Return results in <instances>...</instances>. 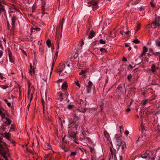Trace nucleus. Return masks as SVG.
I'll return each mask as SVG.
<instances>
[{"instance_id":"obj_1","label":"nucleus","mask_w":160,"mask_h":160,"mask_svg":"<svg viewBox=\"0 0 160 160\" xmlns=\"http://www.w3.org/2000/svg\"><path fill=\"white\" fill-rule=\"evenodd\" d=\"M89 0H87V3L88 6L90 7L93 6L92 10L94 11L96 10L98 8L97 4L98 3L99 1L98 0H92L89 1Z\"/></svg>"},{"instance_id":"obj_27","label":"nucleus","mask_w":160,"mask_h":160,"mask_svg":"<svg viewBox=\"0 0 160 160\" xmlns=\"http://www.w3.org/2000/svg\"><path fill=\"white\" fill-rule=\"evenodd\" d=\"M47 116H46L45 115V118L47 119L48 121H49L50 120V118H49V116H50V114L49 113H48V112H47Z\"/></svg>"},{"instance_id":"obj_44","label":"nucleus","mask_w":160,"mask_h":160,"mask_svg":"<svg viewBox=\"0 0 160 160\" xmlns=\"http://www.w3.org/2000/svg\"><path fill=\"white\" fill-rule=\"evenodd\" d=\"M85 73V71L82 70L81 72L79 73V75H81L82 74H84Z\"/></svg>"},{"instance_id":"obj_40","label":"nucleus","mask_w":160,"mask_h":160,"mask_svg":"<svg viewBox=\"0 0 160 160\" xmlns=\"http://www.w3.org/2000/svg\"><path fill=\"white\" fill-rule=\"evenodd\" d=\"M1 87L3 89H6V88H8V86L7 85H2Z\"/></svg>"},{"instance_id":"obj_3","label":"nucleus","mask_w":160,"mask_h":160,"mask_svg":"<svg viewBox=\"0 0 160 160\" xmlns=\"http://www.w3.org/2000/svg\"><path fill=\"white\" fill-rule=\"evenodd\" d=\"M77 105L82 109V111L83 112L86 111V104L83 101H78L77 103Z\"/></svg>"},{"instance_id":"obj_25","label":"nucleus","mask_w":160,"mask_h":160,"mask_svg":"<svg viewBox=\"0 0 160 160\" xmlns=\"http://www.w3.org/2000/svg\"><path fill=\"white\" fill-rule=\"evenodd\" d=\"M148 51L147 48L145 46H144L143 48V54H145Z\"/></svg>"},{"instance_id":"obj_9","label":"nucleus","mask_w":160,"mask_h":160,"mask_svg":"<svg viewBox=\"0 0 160 160\" xmlns=\"http://www.w3.org/2000/svg\"><path fill=\"white\" fill-rule=\"evenodd\" d=\"M80 119V117L78 115L75 114L74 116V119L72 122H78V121Z\"/></svg>"},{"instance_id":"obj_38","label":"nucleus","mask_w":160,"mask_h":160,"mask_svg":"<svg viewBox=\"0 0 160 160\" xmlns=\"http://www.w3.org/2000/svg\"><path fill=\"white\" fill-rule=\"evenodd\" d=\"M100 43L101 44H104L105 43V41L101 39L99 40Z\"/></svg>"},{"instance_id":"obj_39","label":"nucleus","mask_w":160,"mask_h":160,"mask_svg":"<svg viewBox=\"0 0 160 160\" xmlns=\"http://www.w3.org/2000/svg\"><path fill=\"white\" fill-rule=\"evenodd\" d=\"M78 57V54L77 53H75L73 57H72L71 58L72 59L74 60V58H75Z\"/></svg>"},{"instance_id":"obj_57","label":"nucleus","mask_w":160,"mask_h":160,"mask_svg":"<svg viewBox=\"0 0 160 160\" xmlns=\"http://www.w3.org/2000/svg\"><path fill=\"white\" fill-rule=\"evenodd\" d=\"M32 72H34V68H33L31 69H30L29 70V72L30 73H31Z\"/></svg>"},{"instance_id":"obj_16","label":"nucleus","mask_w":160,"mask_h":160,"mask_svg":"<svg viewBox=\"0 0 160 160\" xmlns=\"http://www.w3.org/2000/svg\"><path fill=\"white\" fill-rule=\"evenodd\" d=\"M110 150L112 156H113L114 157V158L116 160H117L116 158V153H114L113 152L112 149L111 148H110Z\"/></svg>"},{"instance_id":"obj_45","label":"nucleus","mask_w":160,"mask_h":160,"mask_svg":"<svg viewBox=\"0 0 160 160\" xmlns=\"http://www.w3.org/2000/svg\"><path fill=\"white\" fill-rule=\"evenodd\" d=\"M75 83H76V85H77L78 87L79 88H80L81 85H80L78 81H77V82L75 81Z\"/></svg>"},{"instance_id":"obj_24","label":"nucleus","mask_w":160,"mask_h":160,"mask_svg":"<svg viewBox=\"0 0 160 160\" xmlns=\"http://www.w3.org/2000/svg\"><path fill=\"white\" fill-rule=\"evenodd\" d=\"M32 98H33V95L32 94H31V97L30 98V101H29V103L28 105V106H27V107H28V109H29V107L30 106V103L32 100Z\"/></svg>"},{"instance_id":"obj_59","label":"nucleus","mask_w":160,"mask_h":160,"mask_svg":"<svg viewBox=\"0 0 160 160\" xmlns=\"http://www.w3.org/2000/svg\"><path fill=\"white\" fill-rule=\"evenodd\" d=\"M3 54V52L2 51H0V58L1 57Z\"/></svg>"},{"instance_id":"obj_52","label":"nucleus","mask_w":160,"mask_h":160,"mask_svg":"<svg viewBox=\"0 0 160 160\" xmlns=\"http://www.w3.org/2000/svg\"><path fill=\"white\" fill-rule=\"evenodd\" d=\"M76 154V153L75 152H71L70 155L71 156H74Z\"/></svg>"},{"instance_id":"obj_36","label":"nucleus","mask_w":160,"mask_h":160,"mask_svg":"<svg viewBox=\"0 0 160 160\" xmlns=\"http://www.w3.org/2000/svg\"><path fill=\"white\" fill-rule=\"evenodd\" d=\"M92 85V82L90 81H89L88 83V85L87 86L89 87H91Z\"/></svg>"},{"instance_id":"obj_54","label":"nucleus","mask_w":160,"mask_h":160,"mask_svg":"<svg viewBox=\"0 0 160 160\" xmlns=\"http://www.w3.org/2000/svg\"><path fill=\"white\" fill-rule=\"evenodd\" d=\"M120 132H121L123 130V127L122 126H120Z\"/></svg>"},{"instance_id":"obj_55","label":"nucleus","mask_w":160,"mask_h":160,"mask_svg":"<svg viewBox=\"0 0 160 160\" xmlns=\"http://www.w3.org/2000/svg\"><path fill=\"white\" fill-rule=\"evenodd\" d=\"M153 0H151V2H150V3L151 4V6L152 7H154L155 6V5L153 4L152 2Z\"/></svg>"},{"instance_id":"obj_10","label":"nucleus","mask_w":160,"mask_h":160,"mask_svg":"<svg viewBox=\"0 0 160 160\" xmlns=\"http://www.w3.org/2000/svg\"><path fill=\"white\" fill-rule=\"evenodd\" d=\"M5 9L4 8V6L2 4L1 2L0 1V15L2 12H4Z\"/></svg>"},{"instance_id":"obj_18","label":"nucleus","mask_w":160,"mask_h":160,"mask_svg":"<svg viewBox=\"0 0 160 160\" xmlns=\"http://www.w3.org/2000/svg\"><path fill=\"white\" fill-rule=\"evenodd\" d=\"M2 100L5 102L7 104V105L8 107H11V103L9 102L8 101L7 99H2Z\"/></svg>"},{"instance_id":"obj_7","label":"nucleus","mask_w":160,"mask_h":160,"mask_svg":"<svg viewBox=\"0 0 160 160\" xmlns=\"http://www.w3.org/2000/svg\"><path fill=\"white\" fill-rule=\"evenodd\" d=\"M149 25L151 26V28H156L157 27H159L160 24L159 23L155 21V22L149 24Z\"/></svg>"},{"instance_id":"obj_60","label":"nucleus","mask_w":160,"mask_h":160,"mask_svg":"<svg viewBox=\"0 0 160 160\" xmlns=\"http://www.w3.org/2000/svg\"><path fill=\"white\" fill-rule=\"evenodd\" d=\"M0 78H1L2 79H3L4 78V77L2 76V74L0 72Z\"/></svg>"},{"instance_id":"obj_17","label":"nucleus","mask_w":160,"mask_h":160,"mask_svg":"<svg viewBox=\"0 0 160 160\" xmlns=\"http://www.w3.org/2000/svg\"><path fill=\"white\" fill-rule=\"evenodd\" d=\"M104 135L105 136V137L108 139L109 140V138H110V136L109 135L108 133L106 131H105L104 132Z\"/></svg>"},{"instance_id":"obj_21","label":"nucleus","mask_w":160,"mask_h":160,"mask_svg":"<svg viewBox=\"0 0 160 160\" xmlns=\"http://www.w3.org/2000/svg\"><path fill=\"white\" fill-rule=\"evenodd\" d=\"M90 87L87 86V92L88 93H90L91 91V89Z\"/></svg>"},{"instance_id":"obj_58","label":"nucleus","mask_w":160,"mask_h":160,"mask_svg":"<svg viewBox=\"0 0 160 160\" xmlns=\"http://www.w3.org/2000/svg\"><path fill=\"white\" fill-rule=\"evenodd\" d=\"M100 50L101 52H102L103 51H105L106 50L104 48H101Z\"/></svg>"},{"instance_id":"obj_41","label":"nucleus","mask_w":160,"mask_h":160,"mask_svg":"<svg viewBox=\"0 0 160 160\" xmlns=\"http://www.w3.org/2000/svg\"><path fill=\"white\" fill-rule=\"evenodd\" d=\"M2 142L1 140V138H0V148H1V149H0L1 150H2V148H3V147L1 144V143Z\"/></svg>"},{"instance_id":"obj_63","label":"nucleus","mask_w":160,"mask_h":160,"mask_svg":"<svg viewBox=\"0 0 160 160\" xmlns=\"http://www.w3.org/2000/svg\"><path fill=\"white\" fill-rule=\"evenodd\" d=\"M85 139H86L88 141H89L90 140V138L88 137H86L84 138Z\"/></svg>"},{"instance_id":"obj_62","label":"nucleus","mask_w":160,"mask_h":160,"mask_svg":"<svg viewBox=\"0 0 160 160\" xmlns=\"http://www.w3.org/2000/svg\"><path fill=\"white\" fill-rule=\"evenodd\" d=\"M122 60L123 61H127V59L125 57L123 58Z\"/></svg>"},{"instance_id":"obj_23","label":"nucleus","mask_w":160,"mask_h":160,"mask_svg":"<svg viewBox=\"0 0 160 160\" xmlns=\"http://www.w3.org/2000/svg\"><path fill=\"white\" fill-rule=\"evenodd\" d=\"M58 51H57V52H56V53H55V55L54 56V57L53 60V61H54V62H55V61L57 59V58L58 56Z\"/></svg>"},{"instance_id":"obj_31","label":"nucleus","mask_w":160,"mask_h":160,"mask_svg":"<svg viewBox=\"0 0 160 160\" xmlns=\"http://www.w3.org/2000/svg\"><path fill=\"white\" fill-rule=\"evenodd\" d=\"M132 42L135 44H138L140 42L138 39H134L133 41Z\"/></svg>"},{"instance_id":"obj_49","label":"nucleus","mask_w":160,"mask_h":160,"mask_svg":"<svg viewBox=\"0 0 160 160\" xmlns=\"http://www.w3.org/2000/svg\"><path fill=\"white\" fill-rule=\"evenodd\" d=\"M42 105H43V108H45L44 105V100L42 98Z\"/></svg>"},{"instance_id":"obj_43","label":"nucleus","mask_w":160,"mask_h":160,"mask_svg":"<svg viewBox=\"0 0 160 160\" xmlns=\"http://www.w3.org/2000/svg\"><path fill=\"white\" fill-rule=\"evenodd\" d=\"M57 49H58L59 47V41H58V39L57 40Z\"/></svg>"},{"instance_id":"obj_4","label":"nucleus","mask_w":160,"mask_h":160,"mask_svg":"<svg viewBox=\"0 0 160 160\" xmlns=\"http://www.w3.org/2000/svg\"><path fill=\"white\" fill-rule=\"evenodd\" d=\"M150 153L152 154V153L149 150H147L144 154H142L141 156V157L142 158H146L148 157L149 158L151 159V158L150 155Z\"/></svg>"},{"instance_id":"obj_34","label":"nucleus","mask_w":160,"mask_h":160,"mask_svg":"<svg viewBox=\"0 0 160 160\" xmlns=\"http://www.w3.org/2000/svg\"><path fill=\"white\" fill-rule=\"evenodd\" d=\"M73 107V105L71 104H68V108L69 109H71Z\"/></svg>"},{"instance_id":"obj_2","label":"nucleus","mask_w":160,"mask_h":160,"mask_svg":"<svg viewBox=\"0 0 160 160\" xmlns=\"http://www.w3.org/2000/svg\"><path fill=\"white\" fill-rule=\"evenodd\" d=\"M72 125V126H73L72 127V131L71 130V129L70 128V129L68 130V132L70 133H75V132H77V131L78 130V126L80 125V123L79 122H72L71 124H72L73 123Z\"/></svg>"},{"instance_id":"obj_22","label":"nucleus","mask_w":160,"mask_h":160,"mask_svg":"<svg viewBox=\"0 0 160 160\" xmlns=\"http://www.w3.org/2000/svg\"><path fill=\"white\" fill-rule=\"evenodd\" d=\"M40 28H31V32H32L33 31V30H36V31H40Z\"/></svg>"},{"instance_id":"obj_51","label":"nucleus","mask_w":160,"mask_h":160,"mask_svg":"<svg viewBox=\"0 0 160 160\" xmlns=\"http://www.w3.org/2000/svg\"><path fill=\"white\" fill-rule=\"evenodd\" d=\"M76 132H75V133H74V134L73 135H71V138H75L76 137Z\"/></svg>"},{"instance_id":"obj_35","label":"nucleus","mask_w":160,"mask_h":160,"mask_svg":"<svg viewBox=\"0 0 160 160\" xmlns=\"http://www.w3.org/2000/svg\"><path fill=\"white\" fill-rule=\"evenodd\" d=\"M156 43L158 47H160V41L159 40L156 41Z\"/></svg>"},{"instance_id":"obj_53","label":"nucleus","mask_w":160,"mask_h":160,"mask_svg":"<svg viewBox=\"0 0 160 160\" xmlns=\"http://www.w3.org/2000/svg\"><path fill=\"white\" fill-rule=\"evenodd\" d=\"M64 21H65V19H64V18H63L62 19V27H61V28L62 29V26H63V23H64Z\"/></svg>"},{"instance_id":"obj_46","label":"nucleus","mask_w":160,"mask_h":160,"mask_svg":"<svg viewBox=\"0 0 160 160\" xmlns=\"http://www.w3.org/2000/svg\"><path fill=\"white\" fill-rule=\"evenodd\" d=\"M83 44H84L83 40V39H82L81 40V42L80 43V46L81 47V48H82V47L83 45ZM81 49H82V48H81Z\"/></svg>"},{"instance_id":"obj_5","label":"nucleus","mask_w":160,"mask_h":160,"mask_svg":"<svg viewBox=\"0 0 160 160\" xmlns=\"http://www.w3.org/2000/svg\"><path fill=\"white\" fill-rule=\"evenodd\" d=\"M115 137L116 138L117 145L118 146V149L121 146V144H123V142H122L121 141V138L119 137L118 135H116Z\"/></svg>"},{"instance_id":"obj_15","label":"nucleus","mask_w":160,"mask_h":160,"mask_svg":"<svg viewBox=\"0 0 160 160\" xmlns=\"http://www.w3.org/2000/svg\"><path fill=\"white\" fill-rule=\"evenodd\" d=\"M3 110L2 108H0V116H1V118H3L5 116V114L2 111Z\"/></svg>"},{"instance_id":"obj_32","label":"nucleus","mask_w":160,"mask_h":160,"mask_svg":"<svg viewBox=\"0 0 160 160\" xmlns=\"http://www.w3.org/2000/svg\"><path fill=\"white\" fill-rule=\"evenodd\" d=\"M157 128L158 135L160 136V126L158 125Z\"/></svg>"},{"instance_id":"obj_42","label":"nucleus","mask_w":160,"mask_h":160,"mask_svg":"<svg viewBox=\"0 0 160 160\" xmlns=\"http://www.w3.org/2000/svg\"><path fill=\"white\" fill-rule=\"evenodd\" d=\"M62 69H62L61 70H59V71H57V72L59 73V76H62L63 75L61 73L62 72Z\"/></svg>"},{"instance_id":"obj_61","label":"nucleus","mask_w":160,"mask_h":160,"mask_svg":"<svg viewBox=\"0 0 160 160\" xmlns=\"http://www.w3.org/2000/svg\"><path fill=\"white\" fill-rule=\"evenodd\" d=\"M130 111V109L129 108H127L126 110V112H127V113H128V112H129Z\"/></svg>"},{"instance_id":"obj_20","label":"nucleus","mask_w":160,"mask_h":160,"mask_svg":"<svg viewBox=\"0 0 160 160\" xmlns=\"http://www.w3.org/2000/svg\"><path fill=\"white\" fill-rule=\"evenodd\" d=\"M156 18L155 20V21L159 23V22L160 21V16H158L157 17V14H155Z\"/></svg>"},{"instance_id":"obj_26","label":"nucleus","mask_w":160,"mask_h":160,"mask_svg":"<svg viewBox=\"0 0 160 160\" xmlns=\"http://www.w3.org/2000/svg\"><path fill=\"white\" fill-rule=\"evenodd\" d=\"M138 3L137 0H133L131 2V4L132 5H135Z\"/></svg>"},{"instance_id":"obj_47","label":"nucleus","mask_w":160,"mask_h":160,"mask_svg":"<svg viewBox=\"0 0 160 160\" xmlns=\"http://www.w3.org/2000/svg\"><path fill=\"white\" fill-rule=\"evenodd\" d=\"M147 102V101L146 100H143L142 102V105H145Z\"/></svg>"},{"instance_id":"obj_14","label":"nucleus","mask_w":160,"mask_h":160,"mask_svg":"<svg viewBox=\"0 0 160 160\" xmlns=\"http://www.w3.org/2000/svg\"><path fill=\"white\" fill-rule=\"evenodd\" d=\"M4 137L7 139L8 140H10L9 139L10 138V134H9L8 133L5 132L4 133Z\"/></svg>"},{"instance_id":"obj_56","label":"nucleus","mask_w":160,"mask_h":160,"mask_svg":"<svg viewBox=\"0 0 160 160\" xmlns=\"http://www.w3.org/2000/svg\"><path fill=\"white\" fill-rule=\"evenodd\" d=\"M124 133L126 135H128L129 134V132L128 131H125Z\"/></svg>"},{"instance_id":"obj_64","label":"nucleus","mask_w":160,"mask_h":160,"mask_svg":"<svg viewBox=\"0 0 160 160\" xmlns=\"http://www.w3.org/2000/svg\"><path fill=\"white\" fill-rule=\"evenodd\" d=\"M155 157L153 156L151 158V160H155Z\"/></svg>"},{"instance_id":"obj_11","label":"nucleus","mask_w":160,"mask_h":160,"mask_svg":"<svg viewBox=\"0 0 160 160\" xmlns=\"http://www.w3.org/2000/svg\"><path fill=\"white\" fill-rule=\"evenodd\" d=\"M16 20V18L15 16H13L11 18L12 21V27H13L14 26L15 22Z\"/></svg>"},{"instance_id":"obj_19","label":"nucleus","mask_w":160,"mask_h":160,"mask_svg":"<svg viewBox=\"0 0 160 160\" xmlns=\"http://www.w3.org/2000/svg\"><path fill=\"white\" fill-rule=\"evenodd\" d=\"M156 69V68L155 67V65L154 64H153L151 66V71L152 72H154Z\"/></svg>"},{"instance_id":"obj_50","label":"nucleus","mask_w":160,"mask_h":160,"mask_svg":"<svg viewBox=\"0 0 160 160\" xmlns=\"http://www.w3.org/2000/svg\"><path fill=\"white\" fill-rule=\"evenodd\" d=\"M9 141L11 143H12L13 144L15 145L16 143V142H15V141H14L13 140H9Z\"/></svg>"},{"instance_id":"obj_30","label":"nucleus","mask_w":160,"mask_h":160,"mask_svg":"<svg viewBox=\"0 0 160 160\" xmlns=\"http://www.w3.org/2000/svg\"><path fill=\"white\" fill-rule=\"evenodd\" d=\"M62 38V35L61 34L60 36L58 35H57L56 36V42H57V40L58 39V41H59V40L60 39H61Z\"/></svg>"},{"instance_id":"obj_28","label":"nucleus","mask_w":160,"mask_h":160,"mask_svg":"<svg viewBox=\"0 0 160 160\" xmlns=\"http://www.w3.org/2000/svg\"><path fill=\"white\" fill-rule=\"evenodd\" d=\"M51 41L49 39H48L46 41V44L48 46L50 47L51 45Z\"/></svg>"},{"instance_id":"obj_8","label":"nucleus","mask_w":160,"mask_h":160,"mask_svg":"<svg viewBox=\"0 0 160 160\" xmlns=\"http://www.w3.org/2000/svg\"><path fill=\"white\" fill-rule=\"evenodd\" d=\"M95 34V32H94L93 30H91L90 33L89 34V36L88 37V39H91L94 37Z\"/></svg>"},{"instance_id":"obj_37","label":"nucleus","mask_w":160,"mask_h":160,"mask_svg":"<svg viewBox=\"0 0 160 160\" xmlns=\"http://www.w3.org/2000/svg\"><path fill=\"white\" fill-rule=\"evenodd\" d=\"M132 77V75L131 74H128L127 76V79L128 81H130V79Z\"/></svg>"},{"instance_id":"obj_33","label":"nucleus","mask_w":160,"mask_h":160,"mask_svg":"<svg viewBox=\"0 0 160 160\" xmlns=\"http://www.w3.org/2000/svg\"><path fill=\"white\" fill-rule=\"evenodd\" d=\"M55 63V62L53 61V62H52V64L51 70V71L50 73V76H51V75L52 71V70L53 68V67L54 66Z\"/></svg>"},{"instance_id":"obj_48","label":"nucleus","mask_w":160,"mask_h":160,"mask_svg":"<svg viewBox=\"0 0 160 160\" xmlns=\"http://www.w3.org/2000/svg\"><path fill=\"white\" fill-rule=\"evenodd\" d=\"M140 28V24H138L137 26V30H139Z\"/></svg>"},{"instance_id":"obj_6","label":"nucleus","mask_w":160,"mask_h":160,"mask_svg":"<svg viewBox=\"0 0 160 160\" xmlns=\"http://www.w3.org/2000/svg\"><path fill=\"white\" fill-rule=\"evenodd\" d=\"M2 119L4 122V123H6L8 125H10L11 123V121L10 119L5 116L4 117L2 118Z\"/></svg>"},{"instance_id":"obj_12","label":"nucleus","mask_w":160,"mask_h":160,"mask_svg":"<svg viewBox=\"0 0 160 160\" xmlns=\"http://www.w3.org/2000/svg\"><path fill=\"white\" fill-rule=\"evenodd\" d=\"M9 57L10 62L12 63H14V58L12 56V54L11 52H9Z\"/></svg>"},{"instance_id":"obj_13","label":"nucleus","mask_w":160,"mask_h":160,"mask_svg":"<svg viewBox=\"0 0 160 160\" xmlns=\"http://www.w3.org/2000/svg\"><path fill=\"white\" fill-rule=\"evenodd\" d=\"M67 83L66 82H64L62 86V89L63 90H65L67 88Z\"/></svg>"},{"instance_id":"obj_29","label":"nucleus","mask_w":160,"mask_h":160,"mask_svg":"<svg viewBox=\"0 0 160 160\" xmlns=\"http://www.w3.org/2000/svg\"><path fill=\"white\" fill-rule=\"evenodd\" d=\"M46 148H47L46 149H50L51 148V146L50 145H49L48 143H46Z\"/></svg>"}]
</instances>
